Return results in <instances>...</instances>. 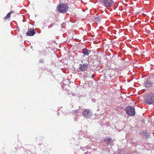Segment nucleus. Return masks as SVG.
Instances as JSON below:
<instances>
[{
  "instance_id": "1",
  "label": "nucleus",
  "mask_w": 154,
  "mask_h": 154,
  "mask_svg": "<svg viewBox=\"0 0 154 154\" xmlns=\"http://www.w3.org/2000/svg\"><path fill=\"white\" fill-rule=\"evenodd\" d=\"M145 102L148 104H151L154 102V94L152 93H148L146 94Z\"/></svg>"
},
{
  "instance_id": "2",
  "label": "nucleus",
  "mask_w": 154,
  "mask_h": 154,
  "mask_svg": "<svg viewBox=\"0 0 154 154\" xmlns=\"http://www.w3.org/2000/svg\"><path fill=\"white\" fill-rule=\"evenodd\" d=\"M82 63L79 64V69L82 72L86 71L88 68L89 61L88 60H84L82 61Z\"/></svg>"
},
{
  "instance_id": "3",
  "label": "nucleus",
  "mask_w": 154,
  "mask_h": 154,
  "mask_svg": "<svg viewBox=\"0 0 154 154\" xmlns=\"http://www.w3.org/2000/svg\"><path fill=\"white\" fill-rule=\"evenodd\" d=\"M68 9V5L67 4H62L57 7L58 11L60 13H66Z\"/></svg>"
},
{
  "instance_id": "4",
  "label": "nucleus",
  "mask_w": 154,
  "mask_h": 154,
  "mask_svg": "<svg viewBox=\"0 0 154 154\" xmlns=\"http://www.w3.org/2000/svg\"><path fill=\"white\" fill-rule=\"evenodd\" d=\"M126 112L129 115L134 116L135 115V110L134 107L131 106H128L126 108Z\"/></svg>"
},
{
  "instance_id": "5",
  "label": "nucleus",
  "mask_w": 154,
  "mask_h": 154,
  "mask_svg": "<svg viewBox=\"0 0 154 154\" xmlns=\"http://www.w3.org/2000/svg\"><path fill=\"white\" fill-rule=\"evenodd\" d=\"M101 2L105 7H109L112 5L114 2L112 0H103Z\"/></svg>"
},
{
  "instance_id": "6",
  "label": "nucleus",
  "mask_w": 154,
  "mask_h": 154,
  "mask_svg": "<svg viewBox=\"0 0 154 154\" xmlns=\"http://www.w3.org/2000/svg\"><path fill=\"white\" fill-rule=\"evenodd\" d=\"M83 117L89 118L91 117L92 116V113L91 110L86 109H85L82 113Z\"/></svg>"
},
{
  "instance_id": "7",
  "label": "nucleus",
  "mask_w": 154,
  "mask_h": 154,
  "mask_svg": "<svg viewBox=\"0 0 154 154\" xmlns=\"http://www.w3.org/2000/svg\"><path fill=\"white\" fill-rule=\"evenodd\" d=\"M35 33V32L33 29L30 28L29 30L26 33V35L27 36H32L34 35Z\"/></svg>"
},
{
  "instance_id": "8",
  "label": "nucleus",
  "mask_w": 154,
  "mask_h": 154,
  "mask_svg": "<svg viewBox=\"0 0 154 154\" xmlns=\"http://www.w3.org/2000/svg\"><path fill=\"white\" fill-rule=\"evenodd\" d=\"M140 133L142 134L146 138H148L150 137V134L146 131H141Z\"/></svg>"
},
{
  "instance_id": "9",
  "label": "nucleus",
  "mask_w": 154,
  "mask_h": 154,
  "mask_svg": "<svg viewBox=\"0 0 154 154\" xmlns=\"http://www.w3.org/2000/svg\"><path fill=\"white\" fill-rule=\"evenodd\" d=\"M144 85L146 87L148 88V87H150L152 85V84L149 80L147 79L144 82Z\"/></svg>"
},
{
  "instance_id": "10",
  "label": "nucleus",
  "mask_w": 154,
  "mask_h": 154,
  "mask_svg": "<svg viewBox=\"0 0 154 154\" xmlns=\"http://www.w3.org/2000/svg\"><path fill=\"white\" fill-rule=\"evenodd\" d=\"M91 72L90 71H86V72H84L83 75V77L84 78H87L88 77H89L90 75V73Z\"/></svg>"
},
{
  "instance_id": "11",
  "label": "nucleus",
  "mask_w": 154,
  "mask_h": 154,
  "mask_svg": "<svg viewBox=\"0 0 154 154\" xmlns=\"http://www.w3.org/2000/svg\"><path fill=\"white\" fill-rule=\"evenodd\" d=\"M104 140L108 144H110L112 142L111 139L108 137L105 138L104 139Z\"/></svg>"
},
{
  "instance_id": "12",
  "label": "nucleus",
  "mask_w": 154,
  "mask_h": 154,
  "mask_svg": "<svg viewBox=\"0 0 154 154\" xmlns=\"http://www.w3.org/2000/svg\"><path fill=\"white\" fill-rule=\"evenodd\" d=\"M94 21L97 23H99L101 21V18L100 16H97V15L94 16Z\"/></svg>"
},
{
  "instance_id": "13",
  "label": "nucleus",
  "mask_w": 154,
  "mask_h": 154,
  "mask_svg": "<svg viewBox=\"0 0 154 154\" xmlns=\"http://www.w3.org/2000/svg\"><path fill=\"white\" fill-rule=\"evenodd\" d=\"M82 53L87 56L89 55V54L88 53V51L86 48H84L82 49Z\"/></svg>"
},
{
  "instance_id": "14",
  "label": "nucleus",
  "mask_w": 154,
  "mask_h": 154,
  "mask_svg": "<svg viewBox=\"0 0 154 154\" xmlns=\"http://www.w3.org/2000/svg\"><path fill=\"white\" fill-rule=\"evenodd\" d=\"M11 12L8 13L6 15V16H5L4 17V19H7L10 18V14H11Z\"/></svg>"
},
{
  "instance_id": "15",
  "label": "nucleus",
  "mask_w": 154,
  "mask_h": 154,
  "mask_svg": "<svg viewBox=\"0 0 154 154\" xmlns=\"http://www.w3.org/2000/svg\"><path fill=\"white\" fill-rule=\"evenodd\" d=\"M78 112V110H73L72 111V113L73 114H74V115H76L77 116V113Z\"/></svg>"
},
{
  "instance_id": "16",
  "label": "nucleus",
  "mask_w": 154,
  "mask_h": 154,
  "mask_svg": "<svg viewBox=\"0 0 154 154\" xmlns=\"http://www.w3.org/2000/svg\"><path fill=\"white\" fill-rule=\"evenodd\" d=\"M40 62H41V63H43L44 62V59H41L40 60Z\"/></svg>"
},
{
  "instance_id": "17",
  "label": "nucleus",
  "mask_w": 154,
  "mask_h": 154,
  "mask_svg": "<svg viewBox=\"0 0 154 154\" xmlns=\"http://www.w3.org/2000/svg\"><path fill=\"white\" fill-rule=\"evenodd\" d=\"M94 76H95V75H92V76H91V78H93L94 77Z\"/></svg>"
},
{
  "instance_id": "18",
  "label": "nucleus",
  "mask_w": 154,
  "mask_h": 154,
  "mask_svg": "<svg viewBox=\"0 0 154 154\" xmlns=\"http://www.w3.org/2000/svg\"><path fill=\"white\" fill-rule=\"evenodd\" d=\"M64 25V23H63L62 24V27Z\"/></svg>"
},
{
  "instance_id": "19",
  "label": "nucleus",
  "mask_w": 154,
  "mask_h": 154,
  "mask_svg": "<svg viewBox=\"0 0 154 154\" xmlns=\"http://www.w3.org/2000/svg\"><path fill=\"white\" fill-rule=\"evenodd\" d=\"M87 152H85L84 153V154H87Z\"/></svg>"
}]
</instances>
